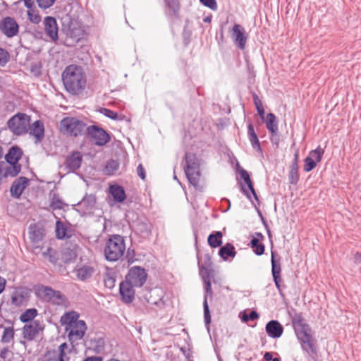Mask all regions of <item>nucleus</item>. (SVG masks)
Returning a JSON list of instances; mask_svg holds the SVG:
<instances>
[{"label": "nucleus", "instance_id": "obj_1", "mask_svg": "<svg viewBox=\"0 0 361 361\" xmlns=\"http://www.w3.org/2000/svg\"><path fill=\"white\" fill-rule=\"evenodd\" d=\"M291 323L302 350L307 353L316 354V341L312 329L305 322L302 313L295 312L292 316Z\"/></svg>", "mask_w": 361, "mask_h": 361}, {"label": "nucleus", "instance_id": "obj_2", "mask_svg": "<svg viewBox=\"0 0 361 361\" xmlns=\"http://www.w3.org/2000/svg\"><path fill=\"white\" fill-rule=\"evenodd\" d=\"M212 259L209 254H204L200 259L198 258V267L200 276L204 283V319L207 326L211 322V315L207 302L208 297L212 298L213 292L212 290L211 278L213 277V270L212 269Z\"/></svg>", "mask_w": 361, "mask_h": 361}, {"label": "nucleus", "instance_id": "obj_3", "mask_svg": "<svg viewBox=\"0 0 361 361\" xmlns=\"http://www.w3.org/2000/svg\"><path fill=\"white\" fill-rule=\"evenodd\" d=\"M65 90L71 95H79L85 89L86 75L80 66L70 65L62 73Z\"/></svg>", "mask_w": 361, "mask_h": 361}, {"label": "nucleus", "instance_id": "obj_4", "mask_svg": "<svg viewBox=\"0 0 361 361\" xmlns=\"http://www.w3.org/2000/svg\"><path fill=\"white\" fill-rule=\"evenodd\" d=\"M126 250L124 238L120 235H110L104 249L105 258L109 262H116L123 256Z\"/></svg>", "mask_w": 361, "mask_h": 361}, {"label": "nucleus", "instance_id": "obj_5", "mask_svg": "<svg viewBox=\"0 0 361 361\" xmlns=\"http://www.w3.org/2000/svg\"><path fill=\"white\" fill-rule=\"evenodd\" d=\"M87 128V124L76 117H66L60 122L61 132L71 137L85 135Z\"/></svg>", "mask_w": 361, "mask_h": 361}, {"label": "nucleus", "instance_id": "obj_6", "mask_svg": "<svg viewBox=\"0 0 361 361\" xmlns=\"http://www.w3.org/2000/svg\"><path fill=\"white\" fill-rule=\"evenodd\" d=\"M185 173L189 183L194 187H197L200 177V160L196 154L186 152L185 154Z\"/></svg>", "mask_w": 361, "mask_h": 361}, {"label": "nucleus", "instance_id": "obj_7", "mask_svg": "<svg viewBox=\"0 0 361 361\" xmlns=\"http://www.w3.org/2000/svg\"><path fill=\"white\" fill-rule=\"evenodd\" d=\"M23 150L18 146H12L5 155V159L9 166L5 164V176L15 177L21 171V164L18 163L23 155Z\"/></svg>", "mask_w": 361, "mask_h": 361}, {"label": "nucleus", "instance_id": "obj_8", "mask_svg": "<svg viewBox=\"0 0 361 361\" xmlns=\"http://www.w3.org/2000/svg\"><path fill=\"white\" fill-rule=\"evenodd\" d=\"M30 125V116L24 113H18L7 121V128L16 136L26 134Z\"/></svg>", "mask_w": 361, "mask_h": 361}, {"label": "nucleus", "instance_id": "obj_9", "mask_svg": "<svg viewBox=\"0 0 361 361\" xmlns=\"http://www.w3.org/2000/svg\"><path fill=\"white\" fill-rule=\"evenodd\" d=\"M85 134L90 140L97 146L105 145L110 140L109 133L102 128L96 125L87 126Z\"/></svg>", "mask_w": 361, "mask_h": 361}, {"label": "nucleus", "instance_id": "obj_10", "mask_svg": "<svg viewBox=\"0 0 361 361\" xmlns=\"http://www.w3.org/2000/svg\"><path fill=\"white\" fill-rule=\"evenodd\" d=\"M147 279L146 270L141 267L134 266L128 270L125 281L135 287L140 288L145 283Z\"/></svg>", "mask_w": 361, "mask_h": 361}, {"label": "nucleus", "instance_id": "obj_11", "mask_svg": "<svg viewBox=\"0 0 361 361\" xmlns=\"http://www.w3.org/2000/svg\"><path fill=\"white\" fill-rule=\"evenodd\" d=\"M324 154V149L320 146H318L315 149L311 150L308 156L304 159L303 170L305 172H310L313 170L317 163L322 161V157Z\"/></svg>", "mask_w": 361, "mask_h": 361}, {"label": "nucleus", "instance_id": "obj_12", "mask_svg": "<svg viewBox=\"0 0 361 361\" xmlns=\"http://www.w3.org/2000/svg\"><path fill=\"white\" fill-rule=\"evenodd\" d=\"M0 30L8 38L16 36L19 32V25L12 17H5L0 22Z\"/></svg>", "mask_w": 361, "mask_h": 361}, {"label": "nucleus", "instance_id": "obj_13", "mask_svg": "<svg viewBox=\"0 0 361 361\" xmlns=\"http://www.w3.org/2000/svg\"><path fill=\"white\" fill-rule=\"evenodd\" d=\"M42 330L43 328L41 326L40 322L34 320L23 327L22 336L25 340L32 341L38 336L39 332Z\"/></svg>", "mask_w": 361, "mask_h": 361}, {"label": "nucleus", "instance_id": "obj_14", "mask_svg": "<svg viewBox=\"0 0 361 361\" xmlns=\"http://www.w3.org/2000/svg\"><path fill=\"white\" fill-rule=\"evenodd\" d=\"M231 37L234 44L238 49L243 50L247 38L245 28L240 24H235L231 30Z\"/></svg>", "mask_w": 361, "mask_h": 361}, {"label": "nucleus", "instance_id": "obj_15", "mask_svg": "<svg viewBox=\"0 0 361 361\" xmlns=\"http://www.w3.org/2000/svg\"><path fill=\"white\" fill-rule=\"evenodd\" d=\"M44 32L48 37L54 42L59 39L58 36V24L55 18L47 16L44 20Z\"/></svg>", "mask_w": 361, "mask_h": 361}, {"label": "nucleus", "instance_id": "obj_16", "mask_svg": "<svg viewBox=\"0 0 361 361\" xmlns=\"http://www.w3.org/2000/svg\"><path fill=\"white\" fill-rule=\"evenodd\" d=\"M70 331L68 333V338L71 341H77L81 339L85 333L87 326L83 320L76 322L70 326Z\"/></svg>", "mask_w": 361, "mask_h": 361}, {"label": "nucleus", "instance_id": "obj_17", "mask_svg": "<svg viewBox=\"0 0 361 361\" xmlns=\"http://www.w3.org/2000/svg\"><path fill=\"white\" fill-rule=\"evenodd\" d=\"M134 286L124 281L120 283L119 293L125 303H131L135 298Z\"/></svg>", "mask_w": 361, "mask_h": 361}, {"label": "nucleus", "instance_id": "obj_18", "mask_svg": "<svg viewBox=\"0 0 361 361\" xmlns=\"http://www.w3.org/2000/svg\"><path fill=\"white\" fill-rule=\"evenodd\" d=\"M28 182L29 179L24 176H21L16 179L13 182L10 188L11 195L13 197L19 198L28 184Z\"/></svg>", "mask_w": 361, "mask_h": 361}, {"label": "nucleus", "instance_id": "obj_19", "mask_svg": "<svg viewBox=\"0 0 361 361\" xmlns=\"http://www.w3.org/2000/svg\"><path fill=\"white\" fill-rule=\"evenodd\" d=\"M135 232L142 237L148 236L152 231V224L146 219H137L133 224Z\"/></svg>", "mask_w": 361, "mask_h": 361}, {"label": "nucleus", "instance_id": "obj_20", "mask_svg": "<svg viewBox=\"0 0 361 361\" xmlns=\"http://www.w3.org/2000/svg\"><path fill=\"white\" fill-rule=\"evenodd\" d=\"M267 335L272 338H280L283 333V326L277 320L268 322L265 326Z\"/></svg>", "mask_w": 361, "mask_h": 361}, {"label": "nucleus", "instance_id": "obj_21", "mask_svg": "<svg viewBox=\"0 0 361 361\" xmlns=\"http://www.w3.org/2000/svg\"><path fill=\"white\" fill-rule=\"evenodd\" d=\"M29 129L30 135L35 139V142L36 144L41 142L44 137V123L39 120L35 121L31 126H30Z\"/></svg>", "mask_w": 361, "mask_h": 361}, {"label": "nucleus", "instance_id": "obj_22", "mask_svg": "<svg viewBox=\"0 0 361 361\" xmlns=\"http://www.w3.org/2000/svg\"><path fill=\"white\" fill-rule=\"evenodd\" d=\"M82 157L80 152H73L66 157L65 165L71 171L78 170L82 164Z\"/></svg>", "mask_w": 361, "mask_h": 361}, {"label": "nucleus", "instance_id": "obj_23", "mask_svg": "<svg viewBox=\"0 0 361 361\" xmlns=\"http://www.w3.org/2000/svg\"><path fill=\"white\" fill-rule=\"evenodd\" d=\"M29 238L32 244L37 245L43 240L44 229L36 224H32L28 228Z\"/></svg>", "mask_w": 361, "mask_h": 361}, {"label": "nucleus", "instance_id": "obj_24", "mask_svg": "<svg viewBox=\"0 0 361 361\" xmlns=\"http://www.w3.org/2000/svg\"><path fill=\"white\" fill-rule=\"evenodd\" d=\"M94 268L88 264L78 266L75 269L77 279L82 281L90 279L94 274Z\"/></svg>", "mask_w": 361, "mask_h": 361}, {"label": "nucleus", "instance_id": "obj_25", "mask_svg": "<svg viewBox=\"0 0 361 361\" xmlns=\"http://www.w3.org/2000/svg\"><path fill=\"white\" fill-rule=\"evenodd\" d=\"M85 30L80 26L71 23L67 31V37L72 40V43H77L84 37Z\"/></svg>", "mask_w": 361, "mask_h": 361}, {"label": "nucleus", "instance_id": "obj_26", "mask_svg": "<svg viewBox=\"0 0 361 361\" xmlns=\"http://www.w3.org/2000/svg\"><path fill=\"white\" fill-rule=\"evenodd\" d=\"M38 292L42 293L48 300L52 298L62 300L63 298V294L60 291L55 290L49 286L41 285L38 288Z\"/></svg>", "mask_w": 361, "mask_h": 361}, {"label": "nucleus", "instance_id": "obj_27", "mask_svg": "<svg viewBox=\"0 0 361 361\" xmlns=\"http://www.w3.org/2000/svg\"><path fill=\"white\" fill-rule=\"evenodd\" d=\"M105 340L100 334L95 335L90 340V348L96 353H100L104 350Z\"/></svg>", "mask_w": 361, "mask_h": 361}, {"label": "nucleus", "instance_id": "obj_28", "mask_svg": "<svg viewBox=\"0 0 361 361\" xmlns=\"http://www.w3.org/2000/svg\"><path fill=\"white\" fill-rule=\"evenodd\" d=\"M247 136L252 147L257 152H262L260 142L252 123H249L247 125Z\"/></svg>", "mask_w": 361, "mask_h": 361}, {"label": "nucleus", "instance_id": "obj_29", "mask_svg": "<svg viewBox=\"0 0 361 361\" xmlns=\"http://www.w3.org/2000/svg\"><path fill=\"white\" fill-rule=\"evenodd\" d=\"M96 197L92 195H87L78 204V206L83 209V212H90L94 207Z\"/></svg>", "mask_w": 361, "mask_h": 361}, {"label": "nucleus", "instance_id": "obj_30", "mask_svg": "<svg viewBox=\"0 0 361 361\" xmlns=\"http://www.w3.org/2000/svg\"><path fill=\"white\" fill-rule=\"evenodd\" d=\"M110 193L116 202H123L126 198V192L122 186L114 185L109 188Z\"/></svg>", "mask_w": 361, "mask_h": 361}, {"label": "nucleus", "instance_id": "obj_31", "mask_svg": "<svg viewBox=\"0 0 361 361\" xmlns=\"http://www.w3.org/2000/svg\"><path fill=\"white\" fill-rule=\"evenodd\" d=\"M266 127L272 135H276L278 133V123L276 116L273 113L267 115L265 121Z\"/></svg>", "mask_w": 361, "mask_h": 361}, {"label": "nucleus", "instance_id": "obj_32", "mask_svg": "<svg viewBox=\"0 0 361 361\" xmlns=\"http://www.w3.org/2000/svg\"><path fill=\"white\" fill-rule=\"evenodd\" d=\"M219 255L224 260H227L230 257H234L236 255V251L235 247L228 243L219 249Z\"/></svg>", "mask_w": 361, "mask_h": 361}, {"label": "nucleus", "instance_id": "obj_33", "mask_svg": "<svg viewBox=\"0 0 361 361\" xmlns=\"http://www.w3.org/2000/svg\"><path fill=\"white\" fill-rule=\"evenodd\" d=\"M240 175L241 178L243 179L245 183L247 184L248 190L252 193V195L253 197L255 198V200L256 201L259 202L258 196H257V195L256 193V191H255V190L254 188L251 179H250V175L247 173V171H245V169H242L240 171Z\"/></svg>", "mask_w": 361, "mask_h": 361}, {"label": "nucleus", "instance_id": "obj_34", "mask_svg": "<svg viewBox=\"0 0 361 361\" xmlns=\"http://www.w3.org/2000/svg\"><path fill=\"white\" fill-rule=\"evenodd\" d=\"M27 293L23 289L16 290L11 296V302L16 306H20L25 301Z\"/></svg>", "mask_w": 361, "mask_h": 361}, {"label": "nucleus", "instance_id": "obj_35", "mask_svg": "<svg viewBox=\"0 0 361 361\" xmlns=\"http://www.w3.org/2000/svg\"><path fill=\"white\" fill-rule=\"evenodd\" d=\"M79 314L75 311L66 312L61 319V322L63 324L68 325L74 324L76 322H79Z\"/></svg>", "mask_w": 361, "mask_h": 361}, {"label": "nucleus", "instance_id": "obj_36", "mask_svg": "<svg viewBox=\"0 0 361 361\" xmlns=\"http://www.w3.org/2000/svg\"><path fill=\"white\" fill-rule=\"evenodd\" d=\"M222 233L221 231H215L208 236V244L212 247H218L222 244Z\"/></svg>", "mask_w": 361, "mask_h": 361}, {"label": "nucleus", "instance_id": "obj_37", "mask_svg": "<svg viewBox=\"0 0 361 361\" xmlns=\"http://www.w3.org/2000/svg\"><path fill=\"white\" fill-rule=\"evenodd\" d=\"M37 315V310L35 308H30L26 310L20 316V321L23 323H28L34 321L33 319Z\"/></svg>", "mask_w": 361, "mask_h": 361}, {"label": "nucleus", "instance_id": "obj_38", "mask_svg": "<svg viewBox=\"0 0 361 361\" xmlns=\"http://www.w3.org/2000/svg\"><path fill=\"white\" fill-rule=\"evenodd\" d=\"M67 231L66 226L62 222L58 221L56 224V238L61 240L70 238L71 235L68 234Z\"/></svg>", "mask_w": 361, "mask_h": 361}, {"label": "nucleus", "instance_id": "obj_39", "mask_svg": "<svg viewBox=\"0 0 361 361\" xmlns=\"http://www.w3.org/2000/svg\"><path fill=\"white\" fill-rule=\"evenodd\" d=\"M164 2L169 9V14L175 17H178L180 4L178 0H164Z\"/></svg>", "mask_w": 361, "mask_h": 361}, {"label": "nucleus", "instance_id": "obj_40", "mask_svg": "<svg viewBox=\"0 0 361 361\" xmlns=\"http://www.w3.org/2000/svg\"><path fill=\"white\" fill-rule=\"evenodd\" d=\"M77 257V253L74 249L66 248L62 253V259L66 264H69L75 261Z\"/></svg>", "mask_w": 361, "mask_h": 361}, {"label": "nucleus", "instance_id": "obj_41", "mask_svg": "<svg viewBox=\"0 0 361 361\" xmlns=\"http://www.w3.org/2000/svg\"><path fill=\"white\" fill-rule=\"evenodd\" d=\"M119 168V164L117 161L111 159L107 161L105 168L104 172L106 175L111 176L114 174V173L118 171Z\"/></svg>", "mask_w": 361, "mask_h": 361}, {"label": "nucleus", "instance_id": "obj_42", "mask_svg": "<svg viewBox=\"0 0 361 361\" xmlns=\"http://www.w3.org/2000/svg\"><path fill=\"white\" fill-rule=\"evenodd\" d=\"M271 262L272 276H279L281 271V264L279 261L275 260V252L273 251L271 253Z\"/></svg>", "mask_w": 361, "mask_h": 361}, {"label": "nucleus", "instance_id": "obj_43", "mask_svg": "<svg viewBox=\"0 0 361 361\" xmlns=\"http://www.w3.org/2000/svg\"><path fill=\"white\" fill-rule=\"evenodd\" d=\"M249 245L256 255L260 256L264 254L265 247L263 244L258 243L257 240H251Z\"/></svg>", "mask_w": 361, "mask_h": 361}, {"label": "nucleus", "instance_id": "obj_44", "mask_svg": "<svg viewBox=\"0 0 361 361\" xmlns=\"http://www.w3.org/2000/svg\"><path fill=\"white\" fill-rule=\"evenodd\" d=\"M42 255L44 258H47L51 264H56L59 258L56 252L51 247H48L47 251L43 252Z\"/></svg>", "mask_w": 361, "mask_h": 361}, {"label": "nucleus", "instance_id": "obj_45", "mask_svg": "<svg viewBox=\"0 0 361 361\" xmlns=\"http://www.w3.org/2000/svg\"><path fill=\"white\" fill-rule=\"evenodd\" d=\"M104 283L106 288L112 289L115 286L116 277L112 273H106L104 276Z\"/></svg>", "mask_w": 361, "mask_h": 361}, {"label": "nucleus", "instance_id": "obj_46", "mask_svg": "<svg viewBox=\"0 0 361 361\" xmlns=\"http://www.w3.org/2000/svg\"><path fill=\"white\" fill-rule=\"evenodd\" d=\"M14 337V330L13 327H6L4 330V333L1 337V341L3 343L11 342Z\"/></svg>", "mask_w": 361, "mask_h": 361}, {"label": "nucleus", "instance_id": "obj_47", "mask_svg": "<svg viewBox=\"0 0 361 361\" xmlns=\"http://www.w3.org/2000/svg\"><path fill=\"white\" fill-rule=\"evenodd\" d=\"M68 348L66 343H63L59 346V361H69L70 357L66 355L65 350Z\"/></svg>", "mask_w": 361, "mask_h": 361}, {"label": "nucleus", "instance_id": "obj_48", "mask_svg": "<svg viewBox=\"0 0 361 361\" xmlns=\"http://www.w3.org/2000/svg\"><path fill=\"white\" fill-rule=\"evenodd\" d=\"M42 64L41 63H32L30 65V73L35 77H39L42 74Z\"/></svg>", "mask_w": 361, "mask_h": 361}, {"label": "nucleus", "instance_id": "obj_49", "mask_svg": "<svg viewBox=\"0 0 361 361\" xmlns=\"http://www.w3.org/2000/svg\"><path fill=\"white\" fill-rule=\"evenodd\" d=\"M63 204L62 200L57 195H54L50 203V207L54 210L61 209H63Z\"/></svg>", "mask_w": 361, "mask_h": 361}, {"label": "nucleus", "instance_id": "obj_50", "mask_svg": "<svg viewBox=\"0 0 361 361\" xmlns=\"http://www.w3.org/2000/svg\"><path fill=\"white\" fill-rule=\"evenodd\" d=\"M57 350H48L44 355V361H59Z\"/></svg>", "mask_w": 361, "mask_h": 361}, {"label": "nucleus", "instance_id": "obj_51", "mask_svg": "<svg viewBox=\"0 0 361 361\" xmlns=\"http://www.w3.org/2000/svg\"><path fill=\"white\" fill-rule=\"evenodd\" d=\"M99 112L112 120H116L118 118L117 112L111 109L106 108H101Z\"/></svg>", "mask_w": 361, "mask_h": 361}, {"label": "nucleus", "instance_id": "obj_52", "mask_svg": "<svg viewBox=\"0 0 361 361\" xmlns=\"http://www.w3.org/2000/svg\"><path fill=\"white\" fill-rule=\"evenodd\" d=\"M28 18L32 23L38 24L41 21V16L37 12L33 10L27 11Z\"/></svg>", "mask_w": 361, "mask_h": 361}, {"label": "nucleus", "instance_id": "obj_53", "mask_svg": "<svg viewBox=\"0 0 361 361\" xmlns=\"http://www.w3.org/2000/svg\"><path fill=\"white\" fill-rule=\"evenodd\" d=\"M56 0H36L38 6L42 9L51 7Z\"/></svg>", "mask_w": 361, "mask_h": 361}, {"label": "nucleus", "instance_id": "obj_54", "mask_svg": "<svg viewBox=\"0 0 361 361\" xmlns=\"http://www.w3.org/2000/svg\"><path fill=\"white\" fill-rule=\"evenodd\" d=\"M259 318V314L258 313L255 311V310H252L251 311L249 314H245V313H243L241 319L243 322H248L250 320H255V319H257Z\"/></svg>", "mask_w": 361, "mask_h": 361}, {"label": "nucleus", "instance_id": "obj_55", "mask_svg": "<svg viewBox=\"0 0 361 361\" xmlns=\"http://www.w3.org/2000/svg\"><path fill=\"white\" fill-rule=\"evenodd\" d=\"M9 60V54L8 52L0 47V66H5Z\"/></svg>", "mask_w": 361, "mask_h": 361}, {"label": "nucleus", "instance_id": "obj_56", "mask_svg": "<svg viewBox=\"0 0 361 361\" xmlns=\"http://www.w3.org/2000/svg\"><path fill=\"white\" fill-rule=\"evenodd\" d=\"M288 180L290 184L296 185L299 181L298 171H289Z\"/></svg>", "mask_w": 361, "mask_h": 361}, {"label": "nucleus", "instance_id": "obj_57", "mask_svg": "<svg viewBox=\"0 0 361 361\" xmlns=\"http://www.w3.org/2000/svg\"><path fill=\"white\" fill-rule=\"evenodd\" d=\"M200 1L205 6L209 8L213 11L217 9V4L216 0H200Z\"/></svg>", "mask_w": 361, "mask_h": 361}, {"label": "nucleus", "instance_id": "obj_58", "mask_svg": "<svg viewBox=\"0 0 361 361\" xmlns=\"http://www.w3.org/2000/svg\"><path fill=\"white\" fill-rule=\"evenodd\" d=\"M148 302L149 304L154 305L157 307V308L155 309L156 310H162L166 306L165 301L164 300V299L162 298H159L157 301H152V300L151 301V299H149L148 300Z\"/></svg>", "mask_w": 361, "mask_h": 361}, {"label": "nucleus", "instance_id": "obj_59", "mask_svg": "<svg viewBox=\"0 0 361 361\" xmlns=\"http://www.w3.org/2000/svg\"><path fill=\"white\" fill-rule=\"evenodd\" d=\"M137 175L142 180H145L146 177L145 171L143 166L140 164L137 168Z\"/></svg>", "mask_w": 361, "mask_h": 361}, {"label": "nucleus", "instance_id": "obj_60", "mask_svg": "<svg viewBox=\"0 0 361 361\" xmlns=\"http://www.w3.org/2000/svg\"><path fill=\"white\" fill-rule=\"evenodd\" d=\"M264 359L265 361H280V358H273L272 353L271 352H266L264 355Z\"/></svg>", "mask_w": 361, "mask_h": 361}, {"label": "nucleus", "instance_id": "obj_61", "mask_svg": "<svg viewBox=\"0 0 361 361\" xmlns=\"http://www.w3.org/2000/svg\"><path fill=\"white\" fill-rule=\"evenodd\" d=\"M264 237L263 234L260 232H255V234L252 235L251 240H257V242L259 243V241L264 240Z\"/></svg>", "mask_w": 361, "mask_h": 361}, {"label": "nucleus", "instance_id": "obj_62", "mask_svg": "<svg viewBox=\"0 0 361 361\" xmlns=\"http://www.w3.org/2000/svg\"><path fill=\"white\" fill-rule=\"evenodd\" d=\"M273 279H274V283L276 285V287L278 288V290H280L281 282V275L277 276V277H276V276H273Z\"/></svg>", "mask_w": 361, "mask_h": 361}, {"label": "nucleus", "instance_id": "obj_63", "mask_svg": "<svg viewBox=\"0 0 361 361\" xmlns=\"http://www.w3.org/2000/svg\"><path fill=\"white\" fill-rule=\"evenodd\" d=\"M103 358L101 356H90L86 357L83 361H102Z\"/></svg>", "mask_w": 361, "mask_h": 361}, {"label": "nucleus", "instance_id": "obj_64", "mask_svg": "<svg viewBox=\"0 0 361 361\" xmlns=\"http://www.w3.org/2000/svg\"><path fill=\"white\" fill-rule=\"evenodd\" d=\"M354 260L356 264H361V253L356 252L354 255Z\"/></svg>", "mask_w": 361, "mask_h": 361}]
</instances>
